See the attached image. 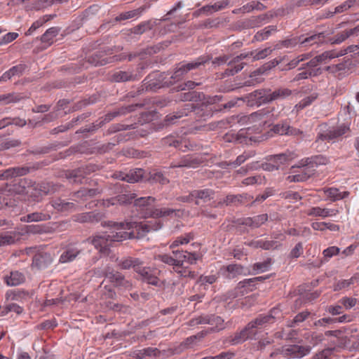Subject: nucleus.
Returning <instances> with one entry per match:
<instances>
[{"mask_svg": "<svg viewBox=\"0 0 359 359\" xmlns=\"http://www.w3.org/2000/svg\"><path fill=\"white\" fill-rule=\"evenodd\" d=\"M158 273L156 269L143 266L142 264H141L139 269H137V273L141 276L142 281L158 287H163L165 281L161 280L157 277L156 274Z\"/></svg>", "mask_w": 359, "mask_h": 359, "instance_id": "nucleus-8", "label": "nucleus"}, {"mask_svg": "<svg viewBox=\"0 0 359 359\" xmlns=\"http://www.w3.org/2000/svg\"><path fill=\"white\" fill-rule=\"evenodd\" d=\"M87 142H85L83 144H81L79 147L78 151L81 154H91L94 153L98 154H104L111 150L115 144L114 143H107L102 144L101 146L95 147L93 148H87L86 144Z\"/></svg>", "mask_w": 359, "mask_h": 359, "instance_id": "nucleus-21", "label": "nucleus"}, {"mask_svg": "<svg viewBox=\"0 0 359 359\" xmlns=\"http://www.w3.org/2000/svg\"><path fill=\"white\" fill-rule=\"evenodd\" d=\"M47 205L51 206V208L50 209L51 211V216L54 213V210L63 212L70 209H74L76 207V205L74 203L65 202L61 199L53 201L51 203L47 204Z\"/></svg>", "mask_w": 359, "mask_h": 359, "instance_id": "nucleus-32", "label": "nucleus"}, {"mask_svg": "<svg viewBox=\"0 0 359 359\" xmlns=\"http://www.w3.org/2000/svg\"><path fill=\"white\" fill-rule=\"evenodd\" d=\"M184 110L188 112H194L198 118V120H205L208 117H211L213 115L212 110L208 106L196 107L194 104H186L184 105Z\"/></svg>", "mask_w": 359, "mask_h": 359, "instance_id": "nucleus-18", "label": "nucleus"}, {"mask_svg": "<svg viewBox=\"0 0 359 359\" xmlns=\"http://www.w3.org/2000/svg\"><path fill=\"white\" fill-rule=\"evenodd\" d=\"M141 264H142V262H141L137 258L133 257H127L124 259L120 260L118 263V266L120 267V269L128 270L130 268H133L136 273L137 269H139Z\"/></svg>", "mask_w": 359, "mask_h": 359, "instance_id": "nucleus-37", "label": "nucleus"}, {"mask_svg": "<svg viewBox=\"0 0 359 359\" xmlns=\"http://www.w3.org/2000/svg\"><path fill=\"white\" fill-rule=\"evenodd\" d=\"M279 313L278 309H273L268 314H260L253 320L247 324V326L252 332H256L257 329H260L267 324L273 323L275 321V315Z\"/></svg>", "mask_w": 359, "mask_h": 359, "instance_id": "nucleus-9", "label": "nucleus"}, {"mask_svg": "<svg viewBox=\"0 0 359 359\" xmlns=\"http://www.w3.org/2000/svg\"><path fill=\"white\" fill-rule=\"evenodd\" d=\"M142 104H130L128 106H123L120 108L114 109L117 116H123L132 111H134L137 107H142Z\"/></svg>", "mask_w": 359, "mask_h": 359, "instance_id": "nucleus-57", "label": "nucleus"}, {"mask_svg": "<svg viewBox=\"0 0 359 359\" xmlns=\"http://www.w3.org/2000/svg\"><path fill=\"white\" fill-rule=\"evenodd\" d=\"M21 99L22 97L20 94L14 93L0 95V102H2L5 104L19 102Z\"/></svg>", "mask_w": 359, "mask_h": 359, "instance_id": "nucleus-60", "label": "nucleus"}, {"mask_svg": "<svg viewBox=\"0 0 359 359\" xmlns=\"http://www.w3.org/2000/svg\"><path fill=\"white\" fill-rule=\"evenodd\" d=\"M108 227H110V231L104 235L95 236L87 239L88 242L92 243L96 249H99L102 252H105L114 242H121L134 236L133 232L118 230L110 226Z\"/></svg>", "mask_w": 359, "mask_h": 359, "instance_id": "nucleus-2", "label": "nucleus"}, {"mask_svg": "<svg viewBox=\"0 0 359 359\" xmlns=\"http://www.w3.org/2000/svg\"><path fill=\"white\" fill-rule=\"evenodd\" d=\"M32 189L36 191L35 194L32 193V196L36 195H48L58 192L62 187V184L54 183L53 182H42L41 183H33Z\"/></svg>", "mask_w": 359, "mask_h": 359, "instance_id": "nucleus-12", "label": "nucleus"}, {"mask_svg": "<svg viewBox=\"0 0 359 359\" xmlns=\"http://www.w3.org/2000/svg\"><path fill=\"white\" fill-rule=\"evenodd\" d=\"M297 156L294 152L287 151L285 153L278 154L274 156H271L269 160L272 161L276 164H279V166L281 164H284Z\"/></svg>", "mask_w": 359, "mask_h": 359, "instance_id": "nucleus-38", "label": "nucleus"}, {"mask_svg": "<svg viewBox=\"0 0 359 359\" xmlns=\"http://www.w3.org/2000/svg\"><path fill=\"white\" fill-rule=\"evenodd\" d=\"M162 144L164 146L177 148L182 144V140L180 137L169 135L162 139Z\"/></svg>", "mask_w": 359, "mask_h": 359, "instance_id": "nucleus-55", "label": "nucleus"}, {"mask_svg": "<svg viewBox=\"0 0 359 359\" xmlns=\"http://www.w3.org/2000/svg\"><path fill=\"white\" fill-rule=\"evenodd\" d=\"M172 254L176 258V261H179L177 269L182 268L184 263L186 262L189 254L188 251L172 250Z\"/></svg>", "mask_w": 359, "mask_h": 359, "instance_id": "nucleus-63", "label": "nucleus"}, {"mask_svg": "<svg viewBox=\"0 0 359 359\" xmlns=\"http://www.w3.org/2000/svg\"><path fill=\"white\" fill-rule=\"evenodd\" d=\"M52 261L53 258L50 253L40 252L34 256L32 266L36 267L38 269H41L50 265Z\"/></svg>", "mask_w": 359, "mask_h": 359, "instance_id": "nucleus-22", "label": "nucleus"}, {"mask_svg": "<svg viewBox=\"0 0 359 359\" xmlns=\"http://www.w3.org/2000/svg\"><path fill=\"white\" fill-rule=\"evenodd\" d=\"M256 332H252L246 325L241 331L229 336L226 341L232 345L239 344L249 339L254 338Z\"/></svg>", "mask_w": 359, "mask_h": 359, "instance_id": "nucleus-17", "label": "nucleus"}, {"mask_svg": "<svg viewBox=\"0 0 359 359\" xmlns=\"http://www.w3.org/2000/svg\"><path fill=\"white\" fill-rule=\"evenodd\" d=\"M98 11L97 6L93 5L90 6L88 9H86L81 15L80 20L81 21H88V20H94L95 15Z\"/></svg>", "mask_w": 359, "mask_h": 359, "instance_id": "nucleus-54", "label": "nucleus"}, {"mask_svg": "<svg viewBox=\"0 0 359 359\" xmlns=\"http://www.w3.org/2000/svg\"><path fill=\"white\" fill-rule=\"evenodd\" d=\"M143 9L139 8L132 11L120 13L115 18L116 21L126 20L130 19L137 20L142 14Z\"/></svg>", "mask_w": 359, "mask_h": 359, "instance_id": "nucleus-42", "label": "nucleus"}, {"mask_svg": "<svg viewBox=\"0 0 359 359\" xmlns=\"http://www.w3.org/2000/svg\"><path fill=\"white\" fill-rule=\"evenodd\" d=\"M254 51H250L247 53H241L239 55L233 57L229 63L228 65L230 67L226 69L223 73L224 76H233L235 74L239 72L243 69L245 63L241 62L240 64H237L240 62L243 59L252 56L254 55Z\"/></svg>", "mask_w": 359, "mask_h": 359, "instance_id": "nucleus-14", "label": "nucleus"}, {"mask_svg": "<svg viewBox=\"0 0 359 359\" xmlns=\"http://www.w3.org/2000/svg\"><path fill=\"white\" fill-rule=\"evenodd\" d=\"M97 168V165H93L87 166L86 170L79 168L72 170H67L64 176L70 183L81 184H83V180L85 178V175L90 172H95Z\"/></svg>", "mask_w": 359, "mask_h": 359, "instance_id": "nucleus-11", "label": "nucleus"}, {"mask_svg": "<svg viewBox=\"0 0 359 359\" xmlns=\"http://www.w3.org/2000/svg\"><path fill=\"white\" fill-rule=\"evenodd\" d=\"M51 206L47 205V204L44 206L43 209L41 212H34L32 213V220L33 222H42L47 221L50 219L51 218Z\"/></svg>", "mask_w": 359, "mask_h": 359, "instance_id": "nucleus-41", "label": "nucleus"}, {"mask_svg": "<svg viewBox=\"0 0 359 359\" xmlns=\"http://www.w3.org/2000/svg\"><path fill=\"white\" fill-rule=\"evenodd\" d=\"M311 160L310 168L311 170L309 172H304L302 174H298L294 175H290L287 180L290 182H304L309 178L315 171L314 168L320 165H327L329 163V159L323 155H316L309 157Z\"/></svg>", "mask_w": 359, "mask_h": 359, "instance_id": "nucleus-6", "label": "nucleus"}, {"mask_svg": "<svg viewBox=\"0 0 359 359\" xmlns=\"http://www.w3.org/2000/svg\"><path fill=\"white\" fill-rule=\"evenodd\" d=\"M322 74L321 68L308 69L297 74L293 79L292 81H298L303 79H306L309 77L317 76Z\"/></svg>", "mask_w": 359, "mask_h": 359, "instance_id": "nucleus-46", "label": "nucleus"}, {"mask_svg": "<svg viewBox=\"0 0 359 359\" xmlns=\"http://www.w3.org/2000/svg\"><path fill=\"white\" fill-rule=\"evenodd\" d=\"M267 220H268L267 214H262V215L255 216L253 217H246V218L239 219L237 220V224L238 225L250 226L252 229H256V228L259 227L263 224H264Z\"/></svg>", "mask_w": 359, "mask_h": 359, "instance_id": "nucleus-20", "label": "nucleus"}, {"mask_svg": "<svg viewBox=\"0 0 359 359\" xmlns=\"http://www.w3.org/2000/svg\"><path fill=\"white\" fill-rule=\"evenodd\" d=\"M338 212L337 210L321 208L320 207H313L309 210L306 214L309 216L321 217H326L330 216L336 215Z\"/></svg>", "mask_w": 359, "mask_h": 359, "instance_id": "nucleus-36", "label": "nucleus"}, {"mask_svg": "<svg viewBox=\"0 0 359 359\" xmlns=\"http://www.w3.org/2000/svg\"><path fill=\"white\" fill-rule=\"evenodd\" d=\"M349 131V126L344 123L329 130L326 133H319L317 136L316 142H318L319 140H332L345 135Z\"/></svg>", "mask_w": 359, "mask_h": 359, "instance_id": "nucleus-15", "label": "nucleus"}, {"mask_svg": "<svg viewBox=\"0 0 359 359\" xmlns=\"http://www.w3.org/2000/svg\"><path fill=\"white\" fill-rule=\"evenodd\" d=\"M210 57L208 55L201 56L197 58L194 62H191L185 65H182L177 67L173 74L165 83L167 86L174 84L176 81H180L183 76L187 74L189 71L196 69L201 65H203L210 60Z\"/></svg>", "mask_w": 359, "mask_h": 359, "instance_id": "nucleus-5", "label": "nucleus"}, {"mask_svg": "<svg viewBox=\"0 0 359 359\" xmlns=\"http://www.w3.org/2000/svg\"><path fill=\"white\" fill-rule=\"evenodd\" d=\"M325 37V35L324 32L315 34L306 38H302L301 44H304L305 46H311L314 43H323Z\"/></svg>", "mask_w": 359, "mask_h": 359, "instance_id": "nucleus-44", "label": "nucleus"}, {"mask_svg": "<svg viewBox=\"0 0 359 359\" xmlns=\"http://www.w3.org/2000/svg\"><path fill=\"white\" fill-rule=\"evenodd\" d=\"M156 74H150L147 77L144 81H146L144 85L145 86L146 90H156V89L161 88L164 86H167L166 82L164 81L163 83L154 81V78Z\"/></svg>", "mask_w": 359, "mask_h": 359, "instance_id": "nucleus-43", "label": "nucleus"}, {"mask_svg": "<svg viewBox=\"0 0 359 359\" xmlns=\"http://www.w3.org/2000/svg\"><path fill=\"white\" fill-rule=\"evenodd\" d=\"M283 60V57H279L273 59L265 64H264L261 67L251 73L250 77L252 79L257 75L262 74L265 73L266 72L270 70L271 69L275 67L278 64H280Z\"/></svg>", "mask_w": 359, "mask_h": 359, "instance_id": "nucleus-39", "label": "nucleus"}, {"mask_svg": "<svg viewBox=\"0 0 359 359\" xmlns=\"http://www.w3.org/2000/svg\"><path fill=\"white\" fill-rule=\"evenodd\" d=\"M359 34V25L355 27L350 29H346L341 33L337 34L334 36L329 39L332 44H338L344 41L350 36H358Z\"/></svg>", "mask_w": 359, "mask_h": 359, "instance_id": "nucleus-26", "label": "nucleus"}, {"mask_svg": "<svg viewBox=\"0 0 359 359\" xmlns=\"http://www.w3.org/2000/svg\"><path fill=\"white\" fill-rule=\"evenodd\" d=\"M343 330H328L325 332V335L326 337H334L337 339L338 343L341 346H344L348 342V339L347 337L343 336Z\"/></svg>", "mask_w": 359, "mask_h": 359, "instance_id": "nucleus-50", "label": "nucleus"}, {"mask_svg": "<svg viewBox=\"0 0 359 359\" xmlns=\"http://www.w3.org/2000/svg\"><path fill=\"white\" fill-rule=\"evenodd\" d=\"M15 241V233H0V246L13 244Z\"/></svg>", "mask_w": 359, "mask_h": 359, "instance_id": "nucleus-62", "label": "nucleus"}, {"mask_svg": "<svg viewBox=\"0 0 359 359\" xmlns=\"http://www.w3.org/2000/svg\"><path fill=\"white\" fill-rule=\"evenodd\" d=\"M105 217V214L100 211L83 212L74 216V221L80 223H97Z\"/></svg>", "mask_w": 359, "mask_h": 359, "instance_id": "nucleus-16", "label": "nucleus"}, {"mask_svg": "<svg viewBox=\"0 0 359 359\" xmlns=\"http://www.w3.org/2000/svg\"><path fill=\"white\" fill-rule=\"evenodd\" d=\"M31 182L28 183L25 179L19 180L18 182H15L14 184H11L8 191L11 192V194L15 193V195L27 193L26 187Z\"/></svg>", "mask_w": 359, "mask_h": 359, "instance_id": "nucleus-40", "label": "nucleus"}, {"mask_svg": "<svg viewBox=\"0 0 359 359\" xmlns=\"http://www.w3.org/2000/svg\"><path fill=\"white\" fill-rule=\"evenodd\" d=\"M271 130L274 133L280 135H297L301 133L299 129L291 127L287 121L274 125Z\"/></svg>", "mask_w": 359, "mask_h": 359, "instance_id": "nucleus-23", "label": "nucleus"}, {"mask_svg": "<svg viewBox=\"0 0 359 359\" xmlns=\"http://www.w3.org/2000/svg\"><path fill=\"white\" fill-rule=\"evenodd\" d=\"M102 192V189L98 187L91 189L82 187L79 190L74 192L73 196L83 201H86L88 198L100 195Z\"/></svg>", "mask_w": 359, "mask_h": 359, "instance_id": "nucleus-24", "label": "nucleus"}, {"mask_svg": "<svg viewBox=\"0 0 359 359\" xmlns=\"http://www.w3.org/2000/svg\"><path fill=\"white\" fill-rule=\"evenodd\" d=\"M121 50H123V47H118L116 50L112 48L103 47L89 56L88 62L95 66L104 65L113 61L111 57H107V55L113 54L114 51L117 52Z\"/></svg>", "mask_w": 359, "mask_h": 359, "instance_id": "nucleus-7", "label": "nucleus"}, {"mask_svg": "<svg viewBox=\"0 0 359 359\" xmlns=\"http://www.w3.org/2000/svg\"><path fill=\"white\" fill-rule=\"evenodd\" d=\"M156 199L154 197H140L135 198L134 205L137 210L140 211L143 217L159 218L167 217L175 212V210L170 208H152V205Z\"/></svg>", "mask_w": 359, "mask_h": 359, "instance_id": "nucleus-3", "label": "nucleus"}, {"mask_svg": "<svg viewBox=\"0 0 359 359\" xmlns=\"http://www.w3.org/2000/svg\"><path fill=\"white\" fill-rule=\"evenodd\" d=\"M276 26L271 25L267 27H266L264 29L258 32L255 35V38L257 41H263L266 39H267L272 32H276Z\"/></svg>", "mask_w": 359, "mask_h": 359, "instance_id": "nucleus-61", "label": "nucleus"}, {"mask_svg": "<svg viewBox=\"0 0 359 359\" xmlns=\"http://www.w3.org/2000/svg\"><path fill=\"white\" fill-rule=\"evenodd\" d=\"M25 279L23 273L15 271L11 273L10 277L6 279V283L8 285L15 286L23 283Z\"/></svg>", "mask_w": 359, "mask_h": 359, "instance_id": "nucleus-48", "label": "nucleus"}, {"mask_svg": "<svg viewBox=\"0 0 359 359\" xmlns=\"http://www.w3.org/2000/svg\"><path fill=\"white\" fill-rule=\"evenodd\" d=\"M155 219L147 221L145 223H137V222H116L113 221L102 222V226H114L118 230H130L134 229V231L131 232L134 233V236L131 238H141L147 235V233L151 231H157L163 226V223L160 220Z\"/></svg>", "mask_w": 359, "mask_h": 359, "instance_id": "nucleus-1", "label": "nucleus"}, {"mask_svg": "<svg viewBox=\"0 0 359 359\" xmlns=\"http://www.w3.org/2000/svg\"><path fill=\"white\" fill-rule=\"evenodd\" d=\"M27 66L24 64H20L12 67L10 69L4 72L0 77V82H6L11 79L13 76H21L23 74Z\"/></svg>", "mask_w": 359, "mask_h": 359, "instance_id": "nucleus-27", "label": "nucleus"}, {"mask_svg": "<svg viewBox=\"0 0 359 359\" xmlns=\"http://www.w3.org/2000/svg\"><path fill=\"white\" fill-rule=\"evenodd\" d=\"M215 192L210 189L194 190L191 191V196L196 199H201L204 201H210L212 198Z\"/></svg>", "mask_w": 359, "mask_h": 359, "instance_id": "nucleus-45", "label": "nucleus"}, {"mask_svg": "<svg viewBox=\"0 0 359 359\" xmlns=\"http://www.w3.org/2000/svg\"><path fill=\"white\" fill-rule=\"evenodd\" d=\"M202 163L201 158L192 156V155H186L184 156L180 160L178 164L171 165V168H196Z\"/></svg>", "mask_w": 359, "mask_h": 359, "instance_id": "nucleus-25", "label": "nucleus"}, {"mask_svg": "<svg viewBox=\"0 0 359 359\" xmlns=\"http://www.w3.org/2000/svg\"><path fill=\"white\" fill-rule=\"evenodd\" d=\"M102 276L107 278L109 283L118 290H130L133 287L131 281L111 266H107L102 271Z\"/></svg>", "mask_w": 359, "mask_h": 359, "instance_id": "nucleus-4", "label": "nucleus"}, {"mask_svg": "<svg viewBox=\"0 0 359 359\" xmlns=\"http://www.w3.org/2000/svg\"><path fill=\"white\" fill-rule=\"evenodd\" d=\"M18 2L21 1L22 3L27 2V5L25 6L27 10H36L39 11L41 9L47 8L52 5L51 0H16Z\"/></svg>", "mask_w": 359, "mask_h": 359, "instance_id": "nucleus-33", "label": "nucleus"}, {"mask_svg": "<svg viewBox=\"0 0 359 359\" xmlns=\"http://www.w3.org/2000/svg\"><path fill=\"white\" fill-rule=\"evenodd\" d=\"M157 259L166 264L172 266L174 270L177 268V263H179V261H176V258L174 255L171 256L168 254L158 255Z\"/></svg>", "mask_w": 359, "mask_h": 359, "instance_id": "nucleus-59", "label": "nucleus"}, {"mask_svg": "<svg viewBox=\"0 0 359 359\" xmlns=\"http://www.w3.org/2000/svg\"><path fill=\"white\" fill-rule=\"evenodd\" d=\"M229 4V0H223L215 3L213 5H207L202 7L198 10L199 14H204L206 15L212 14L215 12L219 11L227 7Z\"/></svg>", "mask_w": 359, "mask_h": 359, "instance_id": "nucleus-28", "label": "nucleus"}, {"mask_svg": "<svg viewBox=\"0 0 359 359\" xmlns=\"http://www.w3.org/2000/svg\"><path fill=\"white\" fill-rule=\"evenodd\" d=\"M137 195L135 193H127L123 194L118 195L115 197L116 205H126L132 203L133 201L135 200Z\"/></svg>", "mask_w": 359, "mask_h": 359, "instance_id": "nucleus-52", "label": "nucleus"}, {"mask_svg": "<svg viewBox=\"0 0 359 359\" xmlns=\"http://www.w3.org/2000/svg\"><path fill=\"white\" fill-rule=\"evenodd\" d=\"M263 6V4L259 3V2H251L250 4H248L245 6H243L242 8H238V9H235L233 10L232 12L233 13H238L240 12H242V13H248L251 11H253L254 9H257V10H259L261 9Z\"/></svg>", "mask_w": 359, "mask_h": 359, "instance_id": "nucleus-56", "label": "nucleus"}, {"mask_svg": "<svg viewBox=\"0 0 359 359\" xmlns=\"http://www.w3.org/2000/svg\"><path fill=\"white\" fill-rule=\"evenodd\" d=\"M128 173L126 182L129 183H135L142 179L144 175V170L141 168H135L130 170Z\"/></svg>", "mask_w": 359, "mask_h": 359, "instance_id": "nucleus-47", "label": "nucleus"}, {"mask_svg": "<svg viewBox=\"0 0 359 359\" xmlns=\"http://www.w3.org/2000/svg\"><path fill=\"white\" fill-rule=\"evenodd\" d=\"M109 79L111 82L121 83L137 79V75L133 71L116 70L109 74Z\"/></svg>", "mask_w": 359, "mask_h": 359, "instance_id": "nucleus-19", "label": "nucleus"}, {"mask_svg": "<svg viewBox=\"0 0 359 359\" xmlns=\"http://www.w3.org/2000/svg\"><path fill=\"white\" fill-rule=\"evenodd\" d=\"M266 88H262L254 90L242 98L248 106H260L262 104L269 103Z\"/></svg>", "mask_w": 359, "mask_h": 359, "instance_id": "nucleus-13", "label": "nucleus"}, {"mask_svg": "<svg viewBox=\"0 0 359 359\" xmlns=\"http://www.w3.org/2000/svg\"><path fill=\"white\" fill-rule=\"evenodd\" d=\"M210 325L212 326L211 331H219L224 329V320L218 316L211 314L210 319Z\"/></svg>", "mask_w": 359, "mask_h": 359, "instance_id": "nucleus-49", "label": "nucleus"}, {"mask_svg": "<svg viewBox=\"0 0 359 359\" xmlns=\"http://www.w3.org/2000/svg\"><path fill=\"white\" fill-rule=\"evenodd\" d=\"M21 145V141L16 139H6L0 144V149L5 150Z\"/></svg>", "mask_w": 359, "mask_h": 359, "instance_id": "nucleus-64", "label": "nucleus"}, {"mask_svg": "<svg viewBox=\"0 0 359 359\" xmlns=\"http://www.w3.org/2000/svg\"><path fill=\"white\" fill-rule=\"evenodd\" d=\"M266 90L269 103L276 100L285 99L292 94V90L285 88H280L273 92L269 88H266Z\"/></svg>", "mask_w": 359, "mask_h": 359, "instance_id": "nucleus-31", "label": "nucleus"}, {"mask_svg": "<svg viewBox=\"0 0 359 359\" xmlns=\"http://www.w3.org/2000/svg\"><path fill=\"white\" fill-rule=\"evenodd\" d=\"M187 110H184V108L182 111L173 112L172 114H168L165 118V122L166 125L175 124L177 122V120L180 118L187 116Z\"/></svg>", "mask_w": 359, "mask_h": 359, "instance_id": "nucleus-51", "label": "nucleus"}, {"mask_svg": "<svg viewBox=\"0 0 359 359\" xmlns=\"http://www.w3.org/2000/svg\"><path fill=\"white\" fill-rule=\"evenodd\" d=\"M20 202V197L16 195H6L2 193L0 196V209L16 207Z\"/></svg>", "mask_w": 359, "mask_h": 359, "instance_id": "nucleus-30", "label": "nucleus"}, {"mask_svg": "<svg viewBox=\"0 0 359 359\" xmlns=\"http://www.w3.org/2000/svg\"><path fill=\"white\" fill-rule=\"evenodd\" d=\"M275 110L274 107H267L262 110H259L256 112L251 114L249 116V119L252 121L262 120L264 117L271 119H276L278 118V115H274L272 112Z\"/></svg>", "mask_w": 359, "mask_h": 359, "instance_id": "nucleus-35", "label": "nucleus"}, {"mask_svg": "<svg viewBox=\"0 0 359 359\" xmlns=\"http://www.w3.org/2000/svg\"><path fill=\"white\" fill-rule=\"evenodd\" d=\"M354 2H355V0H348V1H345L342 4L337 6L334 8V12H330V11L327 12L325 18L331 17L333 15L334 13H342V12L346 11L347 9L350 8L353 5Z\"/></svg>", "mask_w": 359, "mask_h": 359, "instance_id": "nucleus-58", "label": "nucleus"}, {"mask_svg": "<svg viewBox=\"0 0 359 359\" xmlns=\"http://www.w3.org/2000/svg\"><path fill=\"white\" fill-rule=\"evenodd\" d=\"M148 180L161 184H167L169 183V180L161 172L154 171L149 172Z\"/></svg>", "mask_w": 359, "mask_h": 359, "instance_id": "nucleus-53", "label": "nucleus"}, {"mask_svg": "<svg viewBox=\"0 0 359 359\" xmlns=\"http://www.w3.org/2000/svg\"><path fill=\"white\" fill-rule=\"evenodd\" d=\"M80 250L74 245H69L60 257V262L66 263L74 260L80 253Z\"/></svg>", "mask_w": 359, "mask_h": 359, "instance_id": "nucleus-34", "label": "nucleus"}, {"mask_svg": "<svg viewBox=\"0 0 359 359\" xmlns=\"http://www.w3.org/2000/svg\"><path fill=\"white\" fill-rule=\"evenodd\" d=\"M29 172L28 167H15L11 168L0 172V180L8 179L10 177L22 176Z\"/></svg>", "mask_w": 359, "mask_h": 359, "instance_id": "nucleus-29", "label": "nucleus"}, {"mask_svg": "<svg viewBox=\"0 0 359 359\" xmlns=\"http://www.w3.org/2000/svg\"><path fill=\"white\" fill-rule=\"evenodd\" d=\"M311 351L309 346L287 345L280 348V354L292 358H302Z\"/></svg>", "mask_w": 359, "mask_h": 359, "instance_id": "nucleus-10", "label": "nucleus"}]
</instances>
